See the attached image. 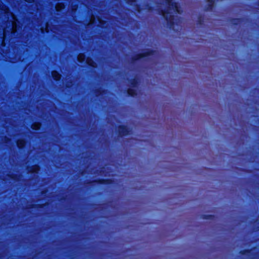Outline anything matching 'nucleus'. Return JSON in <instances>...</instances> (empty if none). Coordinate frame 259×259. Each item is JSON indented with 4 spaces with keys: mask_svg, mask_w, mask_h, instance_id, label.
<instances>
[{
    "mask_svg": "<svg viewBox=\"0 0 259 259\" xmlns=\"http://www.w3.org/2000/svg\"><path fill=\"white\" fill-rule=\"evenodd\" d=\"M53 79L56 81H59L61 78V74L57 70H53L51 72Z\"/></svg>",
    "mask_w": 259,
    "mask_h": 259,
    "instance_id": "obj_6",
    "label": "nucleus"
},
{
    "mask_svg": "<svg viewBox=\"0 0 259 259\" xmlns=\"http://www.w3.org/2000/svg\"><path fill=\"white\" fill-rule=\"evenodd\" d=\"M25 1H26V2H31V0H25Z\"/></svg>",
    "mask_w": 259,
    "mask_h": 259,
    "instance_id": "obj_26",
    "label": "nucleus"
},
{
    "mask_svg": "<svg viewBox=\"0 0 259 259\" xmlns=\"http://www.w3.org/2000/svg\"><path fill=\"white\" fill-rule=\"evenodd\" d=\"M150 54V52L149 51H146L143 53H142V54H139L137 55V57L136 58H135V60H138V59H139L140 58H142L147 55H148V54Z\"/></svg>",
    "mask_w": 259,
    "mask_h": 259,
    "instance_id": "obj_13",
    "label": "nucleus"
},
{
    "mask_svg": "<svg viewBox=\"0 0 259 259\" xmlns=\"http://www.w3.org/2000/svg\"><path fill=\"white\" fill-rule=\"evenodd\" d=\"M111 37L113 38V32H111Z\"/></svg>",
    "mask_w": 259,
    "mask_h": 259,
    "instance_id": "obj_23",
    "label": "nucleus"
},
{
    "mask_svg": "<svg viewBox=\"0 0 259 259\" xmlns=\"http://www.w3.org/2000/svg\"><path fill=\"white\" fill-rule=\"evenodd\" d=\"M114 25H115V24H116H116L115 23V20H114Z\"/></svg>",
    "mask_w": 259,
    "mask_h": 259,
    "instance_id": "obj_30",
    "label": "nucleus"
},
{
    "mask_svg": "<svg viewBox=\"0 0 259 259\" xmlns=\"http://www.w3.org/2000/svg\"><path fill=\"white\" fill-rule=\"evenodd\" d=\"M7 141H9V140H10V139H9V138H7Z\"/></svg>",
    "mask_w": 259,
    "mask_h": 259,
    "instance_id": "obj_29",
    "label": "nucleus"
},
{
    "mask_svg": "<svg viewBox=\"0 0 259 259\" xmlns=\"http://www.w3.org/2000/svg\"><path fill=\"white\" fill-rule=\"evenodd\" d=\"M40 123L39 122H35L32 124L31 127L33 130H38L40 128Z\"/></svg>",
    "mask_w": 259,
    "mask_h": 259,
    "instance_id": "obj_12",
    "label": "nucleus"
},
{
    "mask_svg": "<svg viewBox=\"0 0 259 259\" xmlns=\"http://www.w3.org/2000/svg\"><path fill=\"white\" fill-rule=\"evenodd\" d=\"M109 21L110 23V28L113 29V15H110Z\"/></svg>",
    "mask_w": 259,
    "mask_h": 259,
    "instance_id": "obj_15",
    "label": "nucleus"
},
{
    "mask_svg": "<svg viewBox=\"0 0 259 259\" xmlns=\"http://www.w3.org/2000/svg\"><path fill=\"white\" fill-rule=\"evenodd\" d=\"M112 201L113 200H112V199H111V201H110V203H111V206H112Z\"/></svg>",
    "mask_w": 259,
    "mask_h": 259,
    "instance_id": "obj_24",
    "label": "nucleus"
},
{
    "mask_svg": "<svg viewBox=\"0 0 259 259\" xmlns=\"http://www.w3.org/2000/svg\"><path fill=\"white\" fill-rule=\"evenodd\" d=\"M89 184H95L97 185H107L113 184V178L104 179V178H98L92 181H89Z\"/></svg>",
    "mask_w": 259,
    "mask_h": 259,
    "instance_id": "obj_2",
    "label": "nucleus"
},
{
    "mask_svg": "<svg viewBox=\"0 0 259 259\" xmlns=\"http://www.w3.org/2000/svg\"><path fill=\"white\" fill-rule=\"evenodd\" d=\"M111 95H113V93L112 92L111 93Z\"/></svg>",
    "mask_w": 259,
    "mask_h": 259,
    "instance_id": "obj_31",
    "label": "nucleus"
},
{
    "mask_svg": "<svg viewBox=\"0 0 259 259\" xmlns=\"http://www.w3.org/2000/svg\"><path fill=\"white\" fill-rule=\"evenodd\" d=\"M103 93V91L101 89H97L95 90V94L97 97L101 95Z\"/></svg>",
    "mask_w": 259,
    "mask_h": 259,
    "instance_id": "obj_14",
    "label": "nucleus"
},
{
    "mask_svg": "<svg viewBox=\"0 0 259 259\" xmlns=\"http://www.w3.org/2000/svg\"><path fill=\"white\" fill-rule=\"evenodd\" d=\"M39 165L35 164L27 167L28 172L31 174H37L39 170Z\"/></svg>",
    "mask_w": 259,
    "mask_h": 259,
    "instance_id": "obj_5",
    "label": "nucleus"
},
{
    "mask_svg": "<svg viewBox=\"0 0 259 259\" xmlns=\"http://www.w3.org/2000/svg\"><path fill=\"white\" fill-rule=\"evenodd\" d=\"M110 117H111V118H112V117H113V115H112V114H111V115H110Z\"/></svg>",
    "mask_w": 259,
    "mask_h": 259,
    "instance_id": "obj_27",
    "label": "nucleus"
},
{
    "mask_svg": "<svg viewBox=\"0 0 259 259\" xmlns=\"http://www.w3.org/2000/svg\"><path fill=\"white\" fill-rule=\"evenodd\" d=\"M87 63L90 66H93V64L94 63V61L91 58H88L87 59Z\"/></svg>",
    "mask_w": 259,
    "mask_h": 259,
    "instance_id": "obj_16",
    "label": "nucleus"
},
{
    "mask_svg": "<svg viewBox=\"0 0 259 259\" xmlns=\"http://www.w3.org/2000/svg\"><path fill=\"white\" fill-rule=\"evenodd\" d=\"M118 132L120 136H125L130 134L131 131L128 130L126 126H119Z\"/></svg>",
    "mask_w": 259,
    "mask_h": 259,
    "instance_id": "obj_4",
    "label": "nucleus"
},
{
    "mask_svg": "<svg viewBox=\"0 0 259 259\" xmlns=\"http://www.w3.org/2000/svg\"><path fill=\"white\" fill-rule=\"evenodd\" d=\"M110 79L111 81L113 80V76L112 74L110 75Z\"/></svg>",
    "mask_w": 259,
    "mask_h": 259,
    "instance_id": "obj_20",
    "label": "nucleus"
},
{
    "mask_svg": "<svg viewBox=\"0 0 259 259\" xmlns=\"http://www.w3.org/2000/svg\"><path fill=\"white\" fill-rule=\"evenodd\" d=\"M110 126H111L110 133H111V137H112V135L113 134V128H112V126H113V121L112 120L110 122Z\"/></svg>",
    "mask_w": 259,
    "mask_h": 259,
    "instance_id": "obj_17",
    "label": "nucleus"
},
{
    "mask_svg": "<svg viewBox=\"0 0 259 259\" xmlns=\"http://www.w3.org/2000/svg\"><path fill=\"white\" fill-rule=\"evenodd\" d=\"M17 177V176L16 174H12L11 176H10V178L13 180H16Z\"/></svg>",
    "mask_w": 259,
    "mask_h": 259,
    "instance_id": "obj_18",
    "label": "nucleus"
},
{
    "mask_svg": "<svg viewBox=\"0 0 259 259\" xmlns=\"http://www.w3.org/2000/svg\"><path fill=\"white\" fill-rule=\"evenodd\" d=\"M110 48V58H111L110 67L111 70H112V68H113V64L112 63V54H113V45L112 43V42H111Z\"/></svg>",
    "mask_w": 259,
    "mask_h": 259,
    "instance_id": "obj_11",
    "label": "nucleus"
},
{
    "mask_svg": "<svg viewBox=\"0 0 259 259\" xmlns=\"http://www.w3.org/2000/svg\"><path fill=\"white\" fill-rule=\"evenodd\" d=\"M77 9V6L75 5L72 7V11H73L74 10H76Z\"/></svg>",
    "mask_w": 259,
    "mask_h": 259,
    "instance_id": "obj_19",
    "label": "nucleus"
},
{
    "mask_svg": "<svg viewBox=\"0 0 259 259\" xmlns=\"http://www.w3.org/2000/svg\"><path fill=\"white\" fill-rule=\"evenodd\" d=\"M112 158H111V160H110V162L111 163L112 162Z\"/></svg>",
    "mask_w": 259,
    "mask_h": 259,
    "instance_id": "obj_28",
    "label": "nucleus"
},
{
    "mask_svg": "<svg viewBox=\"0 0 259 259\" xmlns=\"http://www.w3.org/2000/svg\"><path fill=\"white\" fill-rule=\"evenodd\" d=\"M162 3L158 6L160 14L166 19L170 28L178 30L181 21L178 16L174 15L181 13L178 4L172 0H162Z\"/></svg>",
    "mask_w": 259,
    "mask_h": 259,
    "instance_id": "obj_1",
    "label": "nucleus"
},
{
    "mask_svg": "<svg viewBox=\"0 0 259 259\" xmlns=\"http://www.w3.org/2000/svg\"><path fill=\"white\" fill-rule=\"evenodd\" d=\"M146 7H147V8L148 10H150V8H149V6H146Z\"/></svg>",
    "mask_w": 259,
    "mask_h": 259,
    "instance_id": "obj_25",
    "label": "nucleus"
},
{
    "mask_svg": "<svg viewBox=\"0 0 259 259\" xmlns=\"http://www.w3.org/2000/svg\"><path fill=\"white\" fill-rule=\"evenodd\" d=\"M110 108L111 109L113 107V105H112V100H111V103H110Z\"/></svg>",
    "mask_w": 259,
    "mask_h": 259,
    "instance_id": "obj_22",
    "label": "nucleus"
},
{
    "mask_svg": "<svg viewBox=\"0 0 259 259\" xmlns=\"http://www.w3.org/2000/svg\"><path fill=\"white\" fill-rule=\"evenodd\" d=\"M209 5H212L213 3V0H208Z\"/></svg>",
    "mask_w": 259,
    "mask_h": 259,
    "instance_id": "obj_21",
    "label": "nucleus"
},
{
    "mask_svg": "<svg viewBox=\"0 0 259 259\" xmlns=\"http://www.w3.org/2000/svg\"><path fill=\"white\" fill-rule=\"evenodd\" d=\"M47 205V203H40V204H32L30 205L31 208L34 209H42L44 208Z\"/></svg>",
    "mask_w": 259,
    "mask_h": 259,
    "instance_id": "obj_9",
    "label": "nucleus"
},
{
    "mask_svg": "<svg viewBox=\"0 0 259 259\" xmlns=\"http://www.w3.org/2000/svg\"><path fill=\"white\" fill-rule=\"evenodd\" d=\"M132 84H133V88H131L128 90L127 93L129 95H131L132 96H134L135 95L137 94V90H136V81L135 80H133V82H132Z\"/></svg>",
    "mask_w": 259,
    "mask_h": 259,
    "instance_id": "obj_7",
    "label": "nucleus"
},
{
    "mask_svg": "<svg viewBox=\"0 0 259 259\" xmlns=\"http://www.w3.org/2000/svg\"><path fill=\"white\" fill-rule=\"evenodd\" d=\"M86 55L83 53H80L78 55L77 60L80 63H83L86 59Z\"/></svg>",
    "mask_w": 259,
    "mask_h": 259,
    "instance_id": "obj_10",
    "label": "nucleus"
},
{
    "mask_svg": "<svg viewBox=\"0 0 259 259\" xmlns=\"http://www.w3.org/2000/svg\"><path fill=\"white\" fill-rule=\"evenodd\" d=\"M27 140L25 139H19L16 142V144L19 150H23L27 144Z\"/></svg>",
    "mask_w": 259,
    "mask_h": 259,
    "instance_id": "obj_3",
    "label": "nucleus"
},
{
    "mask_svg": "<svg viewBox=\"0 0 259 259\" xmlns=\"http://www.w3.org/2000/svg\"><path fill=\"white\" fill-rule=\"evenodd\" d=\"M128 3H131V5H133L135 7V10L138 12H140L143 9H141L139 5L137 4V0H126Z\"/></svg>",
    "mask_w": 259,
    "mask_h": 259,
    "instance_id": "obj_8",
    "label": "nucleus"
}]
</instances>
